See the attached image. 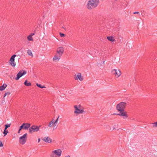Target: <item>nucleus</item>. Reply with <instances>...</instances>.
Listing matches in <instances>:
<instances>
[{"label": "nucleus", "mask_w": 157, "mask_h": 157, "mask_svg": "<svg viewBox=\"0 0 157 157\" xmlns=\"http://www.w3.org/2000/svg\"><path fill=\"white\" fill-rule=\"evenodd\" d=\"M100 2V0H89L86 5L88 10H91L97 7Z\"/></svg>", "instance_id": "obj_1"}, {"label": "nucleus", "mask_w": 157, "mask_h": 157, "mask_svg": "<svg viewBox=\"0 0 157 157\" xmlns=\"http://www.w3.org/2000/svg\"><path fill=\"white\" fill-rule=\"evenodd\" d=\"M74 113L76 115H78L80 114H83L86 113L84 111V108L81 105H75L74 106Z\"/></svg>", "instance_id": "obj_2"}, {"label": "nucleus", "mask_w": 157, "mask_h": 157, "mask_svg": "<svg viewBox=\"0 0 157 157\" xmlns=\"http://www.w3.org/2000/svg\"><path fill=\"white\" fill-rule=\"evenodd\" d=\"M41 125L37 126L35 125L32 126L29 129V132L30 133H32L34 132H38L40 130V128Z\"/></svg>", "instance_id": "obj_3"}, {"label": "nucleus", "mask_w": 157, "mask_h": 157, "mask_svg": "<svg viewBox=\"0 0 157 157\" xmlns=\"http://www.w3.org/2000/svg\"><path fill=\"white\" fill-rule=\"evenodd\" d=\"M126 105V103L124 102H121L117 105V109L120 112H122L124 110Z\"/></svg>", "instance_id": "obj_4"}, {"label": "nucleus", "mask_w": 157, "mask_h": 157, "mask_svg": "<svg viewBox=\"0 0 157 157\" xmlns=\"http://www.w3.org/2000/svg\"><path fill=\"white\" fill-rule=\"evenodd\" d=\"M27 139V134L25 133L19 138V142L22 144H24L26 142Z\"/></svg>", "instance_id": "obj_5"}, {"label": "nucleus", "mask_w": 157, "mask_h": 157, "mask_svg": "<svg viewBox=\"0 0 157 157\" xmlns=\"http://www.w3.org/2000/svg\"><path fill=\"white\" fill-rule=\"evenodd\" d=\"M27 71L24 70H21L20 71L17 75V77L15 79L16 80H18L19 78L22 76L26 74Z\"/></svg>", "instance_id": "obj_6"}, {"label": "nucleus", "mask_w": 157, "mask_h": 157, "mask_svg": "<svg viewBox=\"0 0 157 157\" xmlns=\"http://www.w3.org/2000/svg\"><path fill=\"white\" fill-rule=\"evenodd\" d=\"M112 73L117 78H118L120 76L121 74V72L120 70L114 69L111 71Z\"/></svg>", "instance_id": "obj_7"}, {"label": "nucleus", "mask_w": 157, "mask_h": 157, "mask_svg": "<svg viewBox=\"0 0 157 157\" xmlns=\"http://www.w3.org/2000/svg\"><path fill=\"white\" fill-rule=\"evenodd\" d=\"M74 78L75 80L82 81L83 80V77L82 76L81 74L78 73L74 76Z\"/></svg>", "instance_id": "obj_8"}, {"label": "nucleus", "mask_w": 157, "mask_h": 157, "mask_svg": "<svg viewBox=\"0 0 157 157\" xmlns=\"http://www.w3.org/2000/svg\"><path fill=\"white\" fill-rule=\"evenodd\" d=\"M64 52V48L63 47H58L56 50V54L62 56Z\"/></svg>", "instance_id": "obj_9"}, {"label": "nucleus", "mask_w": 157, "mask_h": 157, "mask_svg": "<svg viewBox=\"0 0 157 157\" xmlns=\"http://www.w3.org/2000/svg\"><path fill=\"white\" fill-rule=\"evenodd\" d=\"M52 153L58 157H60L61 155L62 151L60 149H57L52 151Z\"/></svg>", "instance_id": "obj_10"}, {"label": "nucleus", "mask_w": 157, "mask_h": 157, "mask_svg": "<svg viewBox=\"0 0 157 157\" xmlns=\"http://www.w3.org/2000/svg\"><path fill=\"white\" fill-rule=\"evenodd\" d=\"M56 126V124L54 122V119L52 118V120L50 121L48 124V127L51 128L52 126L54 127H55Z\"/></svg>", "instance_id": "obj_11"}, {"label": "nucleus", "mask_w": 157, "mask_h": 157, "mask_svg": "<svg viewBox=\"0 0 157 157\" xmlns=\"http://www.w3.org/2000/svg\"><path fill=\"white\" fill-rule=\"evenodd\" d=\"M61 56L56 54H55L53 59V61L54 62L59 61L60 59Z\"/></svg>", "instance_id": "obj_12"}, {"label": "nucleus", "mask_w": 157, "mask_h": 157, "mask_svg": "<svg viewBox=\"0 0 157 157\" xmlns=\"http://www.w3.org/2000/svg\"><path fill=\"white\" fill-rule=\"evenodd\" d=\"M44 141L46 143H51L52 142V139L49 137H45L43 139Z\"/></svg>", "instance_id": "obj_13"}, {"label": "nucleus", "mask_w": 157, "mask_h": 157, "mask_svg": "<svg viewBox=\"0 0 157 157\" xmlns=\"http://www.w3.org/2000/svg\"><path fill=\"white\" fill-rule=\"evenodd\" d=\"M117 115L119 116H124V118H127L128 116L127 114V112H124V110L123 111L120 112V113L117 114Z\"/></svg>", "instance_id": "obj_14"}, {"label": "nucleus", "mask_w": 157, "mask_h": 157, "mask_svg": "<svg viewBox=\"0 0 157 157\" xmlns=\"http://www.w3.org/2000/svg\"><path fill=\"white\" fill-rule=\"evenodd\" d=\"M24 129L25 130H28L29 128H30L31 124L28 123H23Z\"/></svg>", "instance_id": "obj_15"}, {"label": "nucleus", "mask_w": 157, "mask_h": 157, "mask_svg": "<svg viewBox=\"0 0 157 157\" xmlns=\"http://www.w3.org/2000/svg\"><path fill=\"white\" fill-rule=\"evenodd\" d=\"M7 85L6 84H4L2 86H0V90L2 91L4 90L7 87Z\"/></svg>", "instance_id": "obj_16"}, {"label": "nucleus", "mask_w": 157, "mask_h": 157, "mask_svg": "<svg viewBox=\"0 0 157 157\" xmlns=\"http://www.w3.org/2000/svg\"><path fill=\"white\" fill-rule=\"evenodd\" d=\"M34 35V33H31L27 36V39L29 41H33L32 36Z\"/></svg>", "instance_id": "obj_17"}, {"label": "nucleus", "mask_w": 157, "mask_h": 157, "mask_svg": "<svg viewBox=\"0 0 157 157\" xmlns=\"http://www.w3.org/2000/svg\"><path fill=\"white\" fill-rule=\"evenodd\" d=\"M108 40L111 42H113L115 41V39L112 36H108L107 37Z\"/></svg>", "instance_id": "obj_18"}, {"label": "nucleus", "mask_w": 157, "mask_h": 157, "mask_svg": "<svg viewBox=\"0 0 157 157\" xmlns=\"http://www.w3.org/2000/svg\"><path fill=\"white\" fill-rule=\"evenodd\" d=\"M24 84L25 86H29L31 85V82H28L27 80L25 81Z\"/></svg>", "instance_id": "obj_19"}, {"label": "nucleus", "mask_w": 157, "mask_h": 157, "mask_svg": "<svg viewBox=\"0 0 157 157\" xmlns=\"http://www.w3.org/2000/svg\"><path fill=\"white\" fill-rule=\"evenodd\" d=\"M105 128L106 129H107L108 130H113L114 129V128H113V129H112L111 127V126L109 125H106L105 126Z\"/></svg>", "instance_id": "obj_20"}, {"label": "nucleus", "mask_w": 157, "mask_h": 157, "mask_svg": "<svg viewBox=\"0 0 157 157\" xmlns=\"http://www.w3.org/2000/svg\"><path fill=\"white\" fill-rule=\"evenodd\" d=\"M16 55H13L10 58V62L15 61V58L16 57Z\"/></svg>", "instance_id": "obj_21"}, {"label": "nucleus", "mask_w": 157, "mask_h": 157, "mask_svg": "<svg viewBox=\"0 0 157 157\" xmlns=\"http://www.w3.org/2000/svg\"><path fill=\"white\" fill-rule=\"evenodd\" d=\"M10 64L13 67H14L16 66V63L14 61H12L10 62Z\"/></svg>", "instance_id": "obj_22"}, {"label": "nucleus", "mask_w": 157, "mask_h": 157, "mask_svg": "<svg viewBox=\"0 0 157 157\" xmlns=\"http://www.w3.org/2000/svg\"><path fill=\"white\" fill-rule=\"evenodd\" d=\"M27 54L29 55V56H31L32 57H33V54L32 53V52L31 51V50H28V51H27Z\"/></svg>", "instance_id": "obj_23"}, {"label": "nucleus", "mask_w": 157, "mask_h": 157, "mask_svg": "<svg viewBox=\"0 0 157 157\" xmlns=\"http://www.w3.org/2000/svg\"><path fill=\"white\" fill-rule=\"evenodd\" d=\"M152 127L154 128H157V121L156 122L152 123Z\"/></svg>", "instance_id": "obj_24"}, {"label": "nucleus", "mask_w": 157, "mask_h": 157, "mask_svg": "<svg viewBox=\"0 0 157 157\" xmlns=\"http://www.w3.org/2000/svg\"><path fill=\"white\" fill-rule=\"evenodd\" d=\"M36 85L38 87L41 88H45V86H41V84H38V83H36Z\"/></svg>", "instance_id": "obj_25"}, {"label": "nucleus", "mask_w": 157, "mask_h": 157, "mask_svg": "<svg viewBox=\"0 0 157 157\" xmlns=\"http://www.w3.org/2000/svg\"><path fill=\"white\" fill-rule=\"evenodd\" d=\"M7 129H6L5 128L3 132V133L4 134V136H6L8 133V131L6 130Z\"/></svg>", "instance_id": "obj_26"}, {"label": "nucleus", "mask_w": 157, "mask_h": 157, "mask_svg": "<svg viewBox=\"0 0 157 157\" xmlns=\"http://www.w3.org/2000/svg\"><path fill=\"white\" fill-rule=\"evenodd\" d=\"M10 124H6L5 125V127L6 129H7V128L9 127L10 126Z\"/></svg>", "instance_id": "obj_27"}, {"label": "nucleus", "mask_w": 157, "mask_h": 157, "mask_svg": "<svg viewBox=\"0 0 157 157\" xmlns=\"http://www.w3.org/2000/svg\"><path fill=\"white\" fill-rule=\"evenodd\" d=\"M59 35H60V36L62 37H64L65 36V35L63 33H59Z\"/></svg>", "instance_id": "obj_28"}, {"label": "nucleus", "mask_w": 157, "mask_h": 157, "mask_svg": "<svg viewBox=\"0 0 157 157\" xmlns=\"http://www.w3.org/2000/svg\"><path fill=\"white\" fill-rule=\"evenodd\" d=\"M10 94V92H8L7 93H5L4 94V97H5L6 96V95H9Z\"/></svg>", "instance_id": "obj_29"}, {"label": "nucleus", "mask_w": 157, "mask_h": 157, "mask_svg": "<svg viewBox=\"0 0 157 157\" xmlns=\"http://www.w3.org/2000/svg\"><path fill=\"white\" fill-rule=\"evenodd\" d=\"M59 117L58 116V117H57V118L56 120L55 121H54V122H55V123H56V124L58 122Z\"/></svg>", "instance_id": "obj_30"}, {"label": "nucleus", "mask_w": 157, "mask_h": 157, "mask_svg": "<svg viewBox=\"0 0 157 157\" xmlns=\"http://www.w3.org/2000/svg\"><path fill=\"white\" fill-rule=\"evenodd\" d=\"M3 146V144L2 143V142L0 141V147H2Z\"/></svg>", "instance_id": "obj_31"}, {"label": "nucleus", "mask_w": 157, "mask_h": 157, "mask_svg": "<svg viewBox=\"0 0 157 157\" xmlns=\"http://www.w3.org/2000/svg\"><path fill=\"white\" fill-rule=\"evenodd\" d=\"M22 129H24V127H23V124H22V125L20 126L19 127V129L20 130H21Z\"/></svg>", "instance_id": "obj_32"}, {"label": "nucleus", "mask_w": 157, "mask_h": 157, "mask_svg": "<svg viewBox=\"0 0 157 157\" xmlns=\"http://www.w3.org/2000/svg\"><path fill=\"white\" fill-rule=\"evenodd\" d=\"M133 14H139V12H134L133 13Z\"/></svg>", "instance_id": "obj_33"}, {"label": "nucleus", "mask_w": 157, "mask_h": 157, "mask_svg": "<svg viewBox=\"0 0 157 157\" xmlns=\"http://www.w3.org/2000/svg\"><path fill=\"white\" fill-rule=\"evenodd\" d=\"M21 130H20V129H19L18 131V134L20 133V132H21Z\"/></svg>", "instance_id": "obj_34"}, {"label": "nucleus", "mask_w": 157, "mask_h": 157, "mask_svg": "<svg viewBox=\"0 0 157 157\" xmlns=\"http://www.w3.org/2000/svg\"><path fill=\"white\" fill-rule=\"evenodd\" d=\"M40 138H39L38 139V143L40 142Z\"/></svg>", "instance_id": "obj_35"}, {"label": "nucleus", "mask_w": 157, "mask_h": 157, "mask_svg": "<svg viewBox=\"0 0 157 157\" xmlns=\"http://www.w3.org/2000/svg\"><path fill=\"white\" fill-rule=\"evenodd\" d=\"M70 157V156L68 155V156H66V157Z\"/></svg>", "instance_id": "obj_36"}]
</instances>
